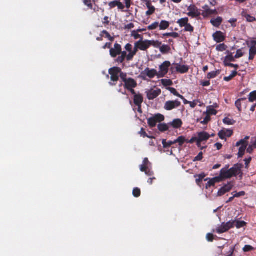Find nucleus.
<instances>
[{
    "label": "nucleus",
    "instance_id": "b1692460",
    "mask_svg": "<svg viewBox=\"0 0 256 256\" xmlns=\"http://www.w3.org/2000/svg\"><path fill=\"white\" fill-rule=\"evenodd\" d=\"M188 20H189L188 18H182L178 20L177 24H178L180 28H182L188 24Z\"/></svg>",
    "mask_w": 256,
    "mask_h": 256
},
{
    "label": "nucleus",
    "instance_id": "7ed1b4c3",
    "mask_svg": "<svg viewBox=\"0 0 256 256\" xmlns=\"http://www.w3.org/2000/svg\"><path fill=\"white\" fill-rule=\"evenodd\" d=\"M108 73L110 76L111 80V82H110V84L112 86L116 85L120 77V68L118 67H113L109 69Z\"/></svg>",
    "mask_w": 256,
    "mask_h": 256
},
{
    "label": "nucleus",
    "instance_id": "79ce46f5",
    "mask_svg": "<svg viewBox=\"0 0 256 256\" xmlns=\"http://www.w3.org/2000/svg\"><path fill=\"white\" fill-rule=\"evenodd\" d=\"M184 32H192L194 31V28L192 26V25L189 23L187 24L186 26H184Z\"/></svg>",
    "mask_w": 256,
    "mask_h": 256
},
{
    "label": "nucleus",
    "instance_id": "473e14b6",
    "mask_svg": "<svg viewBox=\"0 0 256 256\" xmlns=\"http://www.w3.org/2000/svg\"><path fill=\"white\" fill-rule=\"evenodd\" d=\"M240 145L241 146L239 148V151L238 152V156L239 157H242L244 155L245 150L247 146H246L244 144Z\"/></svg>",
    "mask_w": 256,
    "mask_h": 256
},
{
    "label": "nucleus",
    "instance_id": "72a5a7b5",
    "mask_svg": "<svg viewBox=\"0 0 256 256\" xmlns=\"http://www.w3.org/2000/svg\"><path fill=\"white\" fill-rule=\"evenodd\" d=\"M175 142L174 141H168L166 142V140H162V144L163 145V147L164 148H168L170 147L172 144H174Z\"/></svg>",
    "mask_w": 256,
    "mask_h": 256
},
{
    "label": "nucleus",
    "instance_id": "8fccbe9b",
    "mask_svg": "<svg viewBox=\"0 0 256 256\" xmlns=\"http://www.w3.org/2000/svg\"><path fill=\"white\" fill-rule=\"evenodd\" d=\"M159 26V23L158 22H154L152 24L150 25L148 27V29L149 30H156Z\"/></svg>",
    "mask_w": 256,
    "mask_h": 256
},
{
    "label": "nucleus",
    "instance_id": "2f4dec72",
    "mask_svg": "<svg viewBox=\"0 0 256 256\" xmlns=\"http://www.w3.org/2000/svg\"><path fill=\"white\" fill-rule=\"evenodd\" d=\"M194 178H196V181L198 184H199L200 182L202 181V180L206 176L204 173L200 174L195 175Z\"/></svg>",
    "mask_w": 256,
    "mask_h": 256
},
{
    "label": "nucleus",
    "instance_id": "a19ab883",
    "mask_svg": "<svg viewBox=\"0 0 256 256\" xmlns=\"http://www.w3.org/2000/svg\"><path fill=\"white\" fill-rule=\"evenodd\" d=\"M140 170L142 172H145L146 174L148 176H151L152 174V172L150 170L148 171V166L143 164H142L140 166Z\"/></svg>",
    "mask_w": 256,
    "mask_h": 256
},
{
    "label": "nucleus",
    "instance_id": "c03bdc74",
    "mask_svg": "<svg viewBox=\"0 0 256 256\" xmlns=\"http://www.w3.org/2000/svg\"><path fill=\"white\" fill-rule=\"evenodd\" d=\"M163 36H171L174 38H178L179 37V34L177 32H168L163 34Z\"/></svg>",
    "mask_w": 256,
    "mask_h": 256
},
{
    "label": "nucleus",
    "instance_id": "69168bd1",
    "mask_svg": "<svg viewBox=\"0 0 256 256\" xmlns=\"http://www.w3.org/2000/svg\"><path fill=\"white\" fill-rule=\"evenodd\" d=\"M245 194V192L244 191H242L239 192H236V194H234V197L239 198L240 196H244Z\"/></svg>",
    "mask_w": 256,
    "mask_h": 256
},
{
    "label": "nucleus",
    "instance_id": "f3484780",
    "mask_svg": "<svg viewBox=\"0 0 256 256\" xmlns=\"http://www.w3.org/2000/svg\"><path fill=\"white\" fill-rule=\"evenodd\" d=\"M137 86L136 82L133 78H128L124 82V87L126 88H136Z\"/></svg>",
    "mask_w": 256,
    "mask_h": 256
},
{
    "label": "nucleus",
    "instance_id": "6e6552de",
    "mask_svg": "<svg viewBox=\"0 0 256 256\" xmlns=\"http://www.w3.org/2000/svg\"><path fill=\"white\" fill-rule=\"evenodd\" d=\"M147 98L150 100H152L157 98L160 94L161 90L160 88L150 89L146 92Z\"/></svg>",
    "mask_w": 256,
    "mask_h": 256
},
{
    "label": "nucleus",
    "instance_id": "ea45409f",
    "mask_svg": "<svg viewBox=\"0 0 256 256\" xmlns=\"http://www.w3.org/2000/svg\"><path fill=\"white\" fill-rule=\"evenodd\" d=\"M234 56L232 54H230L225 57L224 62L227 64L229 62H234Z\"/></svg>",
    "mask_w": 256,
    "mask_h": 256
},
{
    "label": "nucleus",
    "instance_id": "e433bc0d",
    "mask_svg": "<svg viewBox=\"0 0 256 256\" xmlns=\"http://www.w3.org/2000/svg\"><path fill=\"white\" fill-rule=\"evenodd\" d=\"M249 138V136H246L244 139L241 140L239 142H237L236 144V146H240V144H244L246 146H248L247 140H248Z\"/></svg>",
    "mask_w": 256,
    "mask_h": 256
},
{
    "label": "nucleus",
    "instance_id": "e2e57ef3",
    "mask_svg": "<svg viewBox=\"0 0 256 256\" xmlns=\"http://www.w3.org/2000/svg\"><path fill=\"white\" fill-rule=\"evenodd\" d=\"M243 100L242 99H239L236 102L235 104L236 108H238V110L241 111V100Z\"/></svg>",
    "mask_w": 256,
    "mask_h": 256
},
{
    "label": "nucleus",
    "instance_id": "ddd939ff",
    "mask_svg": "<svg viewBox=\"0 0 256 256\" xmlns=\"http://www.w3.org/2000/svg\"><path fill=\"white\" fill-rule=\"evenodd\" d=\"M202 15L204 16H208L218 14L216 10H211L208 5L202 6Z\"/></svg>",
    "mask_w": 256,
    "mask_h": 256
},
{
    "label": "nucleus",
    "instance_id": "13d9d810",
    "mask_svg": "<svg viewBox=\"0 0 256 256\" xmlns=\"http://www.w3.org/2000/svg\"><path fill=\"white\" fill-rule=\"evenodd\" d=\"M254 250V248L252 246H250V245H246L243 248V250L244 252H250V251H251V250Z\"/></svg>",
    "mask_w": 256,
    "mask_h": 256
},
{
    "label": "nucleus",
    "instance_id": "f8f14e48",
    "mask_svg": "<svg viewBox=\"0 0 256 256\" xmlns=\"http://www.w3.org/2000/svg\"><path fill=\"white\" fill-rule=\"evenodd\" d=\"M187 15L192 18H196L200 15V12L197 8L194 5H190L188 8Z\"/></svg>",
    "mask_w": 256,
    "mask_h": 256
},
{
    "label": "nucleus",
    "instance_id": "bb28decb",
    "mask_svg": "<svg viewBox=\"0 0 256 256\" xmlns=\"http://www.w3.org/2000/svg\"><path fill=\"white\" fill-rule=\"evenodd\" d=\"M160 29V30H164L168 28L170 26V23L166 20H162L159 24Z\"/></svg>",
    "mask_w": 256,
    "mask_h": 256
},
{
    "label": "nucleus",
    "instance_id": "052dcab7",
    "mask_svg": "<svg viewBox=\"0 0 256 256\" xmlns=\"http://www.w3.org/2000/svg\"><path fill=\"white\" fill-rule=\"evenodd\" d=\"M202 155H203V154H202V152H200L194 158V161L195 162V161H200V160H201L202 159Z\"/></svg>",
    "mask_w": 256,
    "mask_h": 256
},
{
    "label": "nucleus",
    "instance_id": "4c0bfd02",
    "mask_svg": "<svg viewBox=\"0 0 256 256\" xmlns=\"http://www.w3.org/2000/svg\"><path fill=\"white\" fill-rule=\"evenodd\" d=\"M138 32H137V30H132L131 32V36L134 37V38L135 40H137L138 38H140V40H142V36L140 34H138Z\"/></svg>",
    "mask_w": 256,
    "mask_h": 256
},
{
    "label": "nucleus",
    "instance_id": "c9c22d12",
    "mask_svg": "<svg viewBox=\"0 0 256 256\" xmlns=\"http://www.w3.org/2000/svg\"><path fill=\"white\" fill-rule=\"evenodd\" d=\"M219 74V70L213 71L208 74L207 78L208 79L213 78H216Z\"/></svg>",
    "mask_w": 256,
    "mask_h": 256
},
{
    "label": "nucleus",
    "instance_id": "58836bf2",
    "mask_svg": "<svg viewBox=\"0 0 256 256\" xmlns=\"http://www.w3.org/2000/svg\"><path fill=\"white\" fill-rule=\"evenodd\" d=\"M238 72L236 70L232 71V74L229 76L224 77V80L226 82H228L233 78L234 76H236Z\"/></svg>",
    "mask_w": 256,
    "mask_h": 256
},
{
    "label": "nucleus",
    "instance_id": "f257e3e1",
    "mask_svg": "<svg viewBox=\"0 0 256 256\" xmlns=\"http://www.w3.org/2000/svg\"><path fill=\"white\" fill-rule=\"evenodd\" d=\"M242 168V164H236L229 170H228V166L223 168L220 170V176L224 179L230 178L238 175Z\"/></svg>",
    "mask_w": 256,
    "mask_h": 256
},
{
    "label": "nucleus",
    "instance_id": "423d86ee",
    "mask_svg": "<svg viewBox=\"0 0 256 256\" xmlns=\"http://www.w3.org/2000/svg\"><path fill=\"white\" fill-rule=\"evenodd\" d=\"M164 120L163 115L158 114L148 118V123L150 127H154L158 122H160Z\"/></svg>",
    "mask_w": 256,
    "mask_h": 256
},
{
    "label": "nucleus",
    "instance_id": "f704fd0d",
    "mask_svg": "<svg viewBox=\"0 0 256 256\" xmlns=\"http://www.w3.org/2000/svg\"><path fill=\"white\" fill-rule=\"evenodd\" d=\"M223 122L227 125H233L236 123V121L229 118H225L223 120Z\"/></svg>",
    "mask_w": 256,
    "mask_h": 256
},
{
    "label": "nucleus",
    "instance_id": "5fc2aeb1",
    "mask_svg": "<svg viewBox=\"0 0 256 256\" xmlns=\"http://www.w3.org/2000/svg\"><path fill=\"white\" fill-rule=\"evenodd\" d=\"M244 17L246 18V21L248 22H253L256 20V18L252 16L250 14H245Z\"/></svg>",
    "mask_w": 256,
    "mask_h": 256
},
{
    "label": "nucleus",
    "instance_id": "a18cd8bd",
    "mask_svg": "<svg viewBox=\"0 0 256 256\" xmlns=\"http://www.w3.org/2000/svg\"><path fill=\"white\" fill-rule=\"evenodd\" d=\"M140 136H142L143 138L148 137L150 138H152L154 137L152 136H148L146 134V132H145L144 128H141L140 132H138Z\"/></svg>",
    "mask_w": 256,
    "mask_h": 256
},
{
    "label": "nucleus",
    "instance_id": "09e8293b",
    "mask_svg": "<svg viewBox=\"0 0 256 256\" xmlns=\"http://www.w3.org/2000/svg\"><path fill=\"white\" fill-rule=\"evenodd\" d=\"M132 194L134 197H139L140 195V190L139 188H136L133 190Z\"/></svg>",
    "mask_w": 256,
    "mask_h": 256
},
{
    "label": "nucleus",
    "instance_id": "a878e982",
    "mask_svg": "<svg viewBox=\"0 0 256 256\" xmlns=\"http://www.w3.org/2000/svg\"><path fill=\"white\" fill-rule=\"evenodd\" d=\"M171 125L174 128H179L182 125V122L180 119H175L172 122Z\"/></svg>",
    "mask_w": 256,
    "mask_h": 256
},
{
    "label": "nucleus",
    "instance_id": "f03ea898",
    "mask_svg": "<svg viewBox=\"0 0 256 256\" xmlns=\"http://www.w3.org/2000/svg\"><path fill=\"white\" fill-rule=\"evenodd\" d=\"M139 47L140 50L142 51H146L150 48V46H153L154 48H158L162 44V42L158 40H140L136 42Z\"/></svg>",
    "mask_w": 256,
    "mask_h": 256
},
{
    "label": "nucleus",
    "instance_id": "4d7b16f0",
    "mask_svg": "<svg viewBox=\"0 0 256 256\" xmlns=\"http://www.w3.org/2000/svg\"><path fill=\"white\" fill-rule=\"evenodd\" d=\"M244 56V53L242 52L241 49L237 50L236 55L234 56L235 58H238Z\"/></svg>",
    "mask_w": 256,
    "mask_h": 256
},
{
    "label": "nucleus",
    "instance_id": "393cba45",
    "mask_svg": "<svg viewBox=\"0 0 256 256\" xmlns=\"http://www.w3.org/2000/svg\"><path fill=\"white\" fill-rule=\"evenodd\" d=\"M219 178L217 177L214 178L212 179H210L209 180V181L208 182V183L206 184V188H208L209 187H210L211 186H213L215 184L216 182H218Z\"/></svg>",
    "mask_w": 256,
    "mask_h": 256
},
{
    "label": "nucleus",
    "instance_id": "5701e85b",
    "mask_svg": "<svg viewBox=\"0 0 256 256\" xmlns=\"http://www.w3.org/2000/svg\"><path fill=\"white\" fill-rule=\"evenodd\" d=\"M146 5L147 8L148 9V11H146V14L147 16H150L154 12L156 8L154 6L151 5L150 2H148L146 4Z\"/></svg>",
    "mask_w": 256,
    "mask_h": 256
},
{
    "label": "nucleus",
    "instance_id": "dca6fc26",
    "mask_svg": "<svg viewBox=\"0 0 256 256\" xmlns=\"http://www.w3.org/2000/svg\"><path fill=\"white\" fill-rule=\"evenodd\" d=\"M232 186L233 185L231 183H228L227 184H226L218 190V196H222L224 195L226 192L230 191L232 190Z\"/></svg>",
    "mask_w": 256,
    "mask_h": 256
},
{
    "label": "nucleus",
    "instance_id": "bf43d9fd",
    "mask_svg": "<svg viewBox=\"0 0 256 256\" xmlns=\"http://www.w3.org/2000/svg\"><path fill=\"white\" fill-rule=\"evenodd\" d=\"M136 54H134V53L132 51V52H128V54H127V56H126V60H128V61H130V60H132L134 56H135Z\"/></svg>",
    "mask_w": 256,
    "mask_h": 256
},
{
    "label": "nucleus",
    "instance_id": "6e6d98bb",
    "mask_svg": "<svg viewBox=\"0 0 256 256\" xmlns=\"http://www.w3.org/2000/svg\"><path fill=\"white\" fill-rule=\"evenodd\" d=\"M206 116L203 120L200 122V123L204 124H206L210 120V116L208 114H206Z\"/></svg>",
    "mask_w": 256,
    "mask_h": 256
},
{
    "label": "nucleus",
    "instance_id": "2eb2a0df",
    "mask_svg": "<svg viewBox=\"0 0 256 256\" xmlns=\"http://www.w3.org/2000/svg\"><path fill=\"white\" fill-rule=\"evenodd\" d=\"M175 68L177 72L180 74H184L187 72L189 70V67L186 65H182L180 64H174Z\"/></svg>",
    "mask_w": 256,
    "mask_h": 256
},
{
    "label": "nucleus",
    "instance_id": "774afa93",
    "mask_svg": "<svg viewBox=\"0 0 256 256\" xmlns=\"http://www.w3.org/2000/svg\"><path fill=\"white\" fill-rule=\"evenodd\" d=\"M236 21H237V20L236 18H230L228 20V22L230 24H231L232 26L233 27H235L236 26Z\"/></svg>",
    "mask_w": 256,
    "mask_h": 256
},
{
    "label": "nucleus",
    "instance_id": "338daca9",
    "mask_svg": "<svg viewBox=\"0 0 256 256\" xmlns=\"http://www.w3.org/2000/svg\"><path fill=\"white\" fill-rule=\"evenodd\" d=\"M206 239L208 242H212L214 240V236L212 234L208 233L206 234Z\"/></svg>",
    "mask_w": 256,
    "mask_h": 256
},
{
    "label": "nucleus",
    "instance_id": "864d4df0",
    "mask_svg": "<svg viewBox=\"0 0 256 256\" xmlns=\"http://www.w3.org/2000/svg\"><path fill=\"white\" fill-rule=\"evenodd\" d=\"M120 77L124 82H125L128 79L127 78V74L126 73L122 72L121 70L120 73Z\"/></svg>",
    "mask_w": 256,
    "mask_h": 256
},
{
    "label": "nucleus",
    "instance_id": "cd10ccee",
    "mask_svg": "<svg viewBox=\"0 0 256 256\" xmlns=\"http://www.w3.org/2000/svg\"><path fill=\"white\" fill-rule=\"evenodd\" d=\"M256 54V47L252 46L250 47L249 51V60H252L254 59L255 55Z\"/></svg>",
    "mask_w": 256,
    "mask_h": 256
},
{
    "label": "nucleus",
    "instance_id": "c756f323",
    "mask_svg": "<svg viewBox=\"0 0 256 256\" xmlns=\"http://www.w3.org/2000/svg\"><path fill=\"white\" fill-rule=\"evenodd\" d=\"M186 142L187 140L182 136H179L176 140H174L175 144L178 142L180 146H182L184 142Z\"/></svg>",
    "mask_w": 256,
    "mask_h": 256
},
{
    "label": "nucleus",
    "instance_id": "de8ad7c7",
    "mask_svg": "<svg viewBox=\"0 0 256 256\" xmlns=\"http://www.w3.org/2000/svg\"><path fill=\"white\" fill-rule=\"evenodd\" d=\"M226 48V46L224 44H222L218 45L216 47V50L220 52H223Z\"/></svg>",
    "mask_w": 256,
    "mask_h": 256
},
{
    "label": "nucleus",
    "instance_id": "aec40b11",
    "mask_svg": "<svg viewBox=\"0 0 256 256\" xmlns=\"http://www.w3.org/2000/svg\"><path fill=\"white\" fill-rule=\"evenodd\" d=\"M158 48H159L160 51L162 54H167L170 50V46L166 44H161Z\"/></svg>",
    "mask_w": 256,
    "mask_h": 256
},
{
    "label": "nucleus",
    "instance_id": "6ab92c4d",
    "mask_svg": "<svg viewBox=\"0 0 256 256\" xmlns=\"http://www.w3.org/2000/svg\"><path fill=\"white\" fill-rule=\"evenodd\" d=\"M216 108L218 106L217 104H216L214 106H208L206 108V112H204V114H208L209 116L210 115H216L217 114V111L214 108V107Z\"/></svg>",
    "mask_w": 256,
    "mask_h": 256
},
{
    "label": "nucleus",
    "instance_id": "20e7f679",
    "mask_svg": "<svg viewBox=\"0 0 256 256\" xmlns=\"http://www.w3.org/2000/svg\"><path fill=\"white\" fill-rule=\"evenodd\" d=\"M234 226V222L232 220L225 223L222 222L220 226L217 227L215 230H213L214 232L218 234H222Z\"/></svg>",
    "mask_w": 256,
    "mask_h": 256
},
{
    "label": "nucleus",
    "instance_id": "a211bd4d",
    "mask_svg": "<svg viewBox=\"0 0 256 256\" xmlns=\"http://www.w3.org/2000/svg\"><path fill=\"white\" fill-rule=\"evenodd\" d=\"M214 40L217 42H220L224 40V36L221 32H216L213 34Z\"/></svg>",
    "mask_w": 256,
    "mask_h": 256
},
{
    "label": "nucleus",
    "instance_id": "1a4fd4ad",
    "mask_svg": "<svg viewBox=\"0 0 256 256\" xmlns=\"http://www.w3.org/2000/svg\"><path fill=\"white\" fill-rule=\"evenodd\" d=\"M122 50V46L120 44L116 43L114 48L110 49V54L112 58H116L117 56L120 54Z\"/></svg>",
    "mask_w": 256,
    "mask_h": 256
},
{
    "label": "nucleus",
    "instance_id": "c85d7f7f",
    "mask_svg": "<svg viewBox=\"0 0 256 256\" xmlns=\"http://www.w3.org/2000/svg\"><path fill=\"white\" fill-rule=\"evenodd\" d=\"M158 129L160 131L164 132L168 130L169 126L166 124H160L158 126Z\"/></svg>",
    "mask_w": 256,
    "mask_h": 256
},
{
    "label": "nucleus",
    "instance_id": "0e129e2a",
    "mask_svg": "<svg viewBox=\"0 0 256 256\" xmlns=\"http://www.w3.org/2000/svg\"><path fill=\"white\" fill-rule=\"evenodd\" d=\"M84 4L88 6L90 8H92V5L90 2V0H84Z\"/></svg>",
    "mask_w": 256,
    "mask_h": 256
},
{
    "label": "nucleus",
    "instance_id": "0eeeda50",
    "mask_svg": "<svg viewBox=\"0 0 256 256\" xmlns=\"http://www.w3.org/2000/svg\"><path fill=\"white\" fill-rule=\"evenodd\" d=\"M181 104V102L178 100H168L166 102L164 108L168 111L178 108Z\"/></svg>",
    "mask_w": 256,
    "mask_h": 256
},
{
    "label": "nucleus",
    "instance_id": "9b49d317",
    "mask_svg": "<svg viewBox=\"0 0 256 256\" xmlns=\"http://www.w3.org/2000/svg\"><path fill=\"white\" fill-rule=\"evenodd\" d=\"M142 76H146L150 78H154L155 76H158V72L155 69L146 68L142 73Z\"/></svg>",
    "mask_w": 256,
    "mask_h": 256
},
{
    "label": "nucleus",
    "instance_id": "39448f33",
    "mask_svg": "<svg viewBox=\"0 0 256 256\" xmlns=\"http://www.w3.org/2000/svg\"><path fill=\"white\" fill-rule=\"evenodd\" d=\"M171 64L169 61H165L159 66L158 78L164 77L168 72Z\"/></svg>",
    "mask_w": 256,
    "mask_h": 256
},
{
    "label": "nucleus",
    "instance_id": "49530a36",
    "mask_svg": "<svg viewBox=\"0 0 256 256\" xmlns=\"http://www.w3.org/2000/svg\"><path fill=\"white\" fill-rule=\"evenodd\" d=\"M248 99L251 102L256 100V91L252 92L250 94Z\"/></svg>",
    "mask_w": 256,
    "mask_h": 256
},
{
    "label": "nucleus",
    "instance_id": "7c9ffc66",
    "mask_svg": "<svg viewBox=\"0 0 256 256\" xmlns=\"http://www.w3.org/2000/svg\"><path fill=\"white\" fill-rule=\"evenodd\" d=\"M234 222V226H236L237 228H240L244 227L246 222L244 221L232 220Z\"/></svg>",
    "mask_w": 256,
    "mask_h": 256
},
{
    "label": "nucleus",
    "instance_id": "3c124183",
    "mask_svg": "<svg viewBox=\"0 0 256 256\" xmlns=\"http://www.w3.org/2000/svg\"><path fill=\"white\" fill-rule=\"evenodd\" d=\"M162 83L164 86H170L172 84V82L171 80L166 79L162 80Z\"/></svg>",
    "mask_w": 256,
    "mask_h": 256
},
{
    "label": "nucleus",
    "instance_id": "4468645a",
    "mask_svg": "<svg viewBox=\"0 0 256 256\" xmlns=\"http://www.w3.org/2000/svg\"><path fill=\"white\" fill-rule=\"evenodd\" d=\"M233 133L231 130L224 129L219 132L218 136L222 140H226V137H230Z\"/></svg>",
    "mask_w": 256,
    "mask_h": 256
},
{
    "label": "nucleus",
    "instance_id": "37998d69",
    "mask_svg": "<svg viewBox=\"0 0 256 256\" xmlns=\"http://www.w3.org/2000/svg\"><path fill=\"white\" fill-rule=\"evenodd\" d=\"M169 90L171 93L172 94L180 98H183V96L182 95H180L174 88H170Z\"/></svg>",
    "mask_w": 256,
    "mask_h": 256
},
{
    "label": "nucleus",
    "instance_id": "412c9836",
    "mask_svg": "<svg viewBox=\"0 0 256 256\" xmlns=\"http://www.w3.org/2000/svg\"><path fill=\"white\" fill-rule=\"evenodd\" d=\"M134 101L136 105L142 104L143 102V97L140 94H135Z\"/></svg>",
    "mask_w": 256,
    "mask_h": 256
},
{
    "label": "nucleus",
    "instance_id": "4be33fe9",
    "mask_svg": "<svg viewBox=\"0 0 256 256\" xmlns=\"http://www.w3.org/2000/svg\"><path fill=\"white\" fill-rule=\"evenodd\" d=\"M222 19L221 17H218L216 18H213L210 20L211 24L216 27L219 26L222 24Z\"/></svg>",
    "mask_w": 256,
    "mask_h": 256
},
{
    "label": "nucleus",
    "instance_id": "680f3d73",
    "mask_svg": "<svg viewBox=\"0 0 256 256\" xmlns=\"http://www.w3.org/2000/svg\"><path fill=\"white\" fill-rule=\"evenodd\" d=\"M125 58H124L123 56H118V58L115 60L116 62H118V63H119V64H122V63L124 60H125Z\"/></svg>",
    "mask_w": 256,
    "mask_h": 256
},
{
    "label": "nucleus",
    "instance_id": "9d476101",
    "mask_svg": "<svg viewBox=\"0 0 256 256\" xmlns=\"http://www.w3.org/2000/svg\"><path fill=\"white\" fill-rule=\"evenodd\" d=\"M210 138V135L204 132L198 133V137L197 140V145L198 147L200 146V144L203 141H206Z\"/></svg>",
    "mask_w": 256,
    "mask_h": 256
},
{
    "label": "nucleus",
    "instance_id": "603ef678",
    "mask_svg": "<svg viewBox=\"0 0 256 256\" xmlns=\"http://www.w3.org/2000/svg\"><path fill=\"white\" fill-rule=\"evenodd\" d=\"M102 34H105V36L106 38H108L111 42H113L114 40V38L112 37L110 34L106 30H104L102 32Z\"/></svg>",
    "mask_w": 256,
    "mask_h": 256
}]
</instances>
